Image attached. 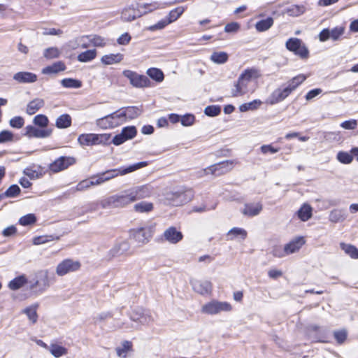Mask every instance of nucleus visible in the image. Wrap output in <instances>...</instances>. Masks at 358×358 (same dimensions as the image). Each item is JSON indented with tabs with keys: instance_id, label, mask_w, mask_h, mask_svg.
I'll return each instance as SVG.
<instances>
[{
	"instance_id": "19",
	"label": "nucleus",
	"mask_w": 358,
	"mask_h": 358,
	"mask_svg": "<svg viewBox=\"0 0 358 358\" xmlns=\"http://www.w3.org/2000/svg\"><path fill=\"white\" fill-rule=\"evenodd\" d=\"M171 199H178L183 201H190L194 199V192L192 188L178 187L173 192Z\"/></svg>"
},
{
	"instance_id": "41",
	"label": "nucleus",
	"mask_w": 358,
	"mask_h": 358,
	"mask_svg": "<svg viewBox=\"0 0 358 358\" xmlns=\"http://www.w3.org/2000/svg\"><path fill=\"white\" fill-rule=\"evenodd\" d=\"M96 56V50H89L78 55V60L80 62H88L93 60Z\"/></svg>"
},
{
	"instance_id": "40",
	"label": "nucleus",
	"mask_w": 358,
	"mask_h": 358,
	"mask_svg": "<svg viewBox=\"0 0 358 358\" xmlns=\"http://www.w3.org/2000/svg\"><path fill=\"white\" fill-rule=\"evenodd\" d=\"M27 283V278L24 275L18 276L8 283V287L12 290H17Z\"/></svg>"
},
{
	"instance_id": "5",
	"label": "nucleus",
	"mask_w": 358,
	"mask_h": 358,
	"mask_svg": "<svg viewBox=\"0 0 358 358\" xmlns=\"http://www.w3.org/2000/svg\"><path fill=\"white\" fill-rule=\"evenodd\" d=\"M148 165L147 162H141L136 164H134L133 165H130L127 168L124 169H113L110 171H108L101 175L97 176V180L99 181V184H101L111 178H113L114 177L120 175H125L129 173H131L136 170H138L141 168L145 167Z\"/></svg>"
},
{
	"instance_id": "6",
	"label": "nucleus",
	"mask_w": 358,
	"mask_h": 358,
	"mask_svg": "<svg viewBox=\"0 0 358 358\" xmlns=\"http://www.w3.org/2000/svg\"><path fill=\"white\" fill-rule=\"evenodd\" d=\"M110 140V134H83L78 138V141L82 146L106 144Z\"/></svg>"
},
{
	"instance_id": "34",
	"label": "nucleus",
	"mask_w": 358,
	"mask_h": 358,
	"mask_svg": "<svg viewBox=\"0 0 358 358\" xmlns=\"http://www.w3.org/2000/svg\"><path fill=\"white\" fill-rule=\"evenodd\" d=\"M71 125V117L68 114L59 115L55 122V126L59 129H66Z\"/></svg>"
},
{
	"instance_id": "49",
	"label": "nucleus",
	"mask_w": 358,
	"mask_h": 358,
	"mask_svg": "<svg viewBox=\"0 0 358 358\" xmlns=\"http://www.w3.org/2000/svg\"><path fill=\"white\" fill-rule=\"evenodd\" d=\"M50 351L55 357H60L67 353V350L59 345H52Z\"/></svg>"
},
{
	"instance_id": "31",
	"label": "nucleus",
	"mask_w": 358,
	"mask_h": 358,
	"mask_svg": "<svg viewBox=\"0 0 358 358\" xmlns=\"http://www.w3.org/2000/svg\"><path fill=\"white\" fill-rule=\"evenodd\" d=\"M45 104V101L42 99H35L31 101L27 106L26 112L29 115H34Z\"/></svg>"
},
{
	"instance_id": "28",
	"label": "nucleus",
	"mask_w": 358,
	"mask_h": 358,
	"mask_svg": "<svg viewBox=\"0 0 358 358\" xmlns=\"http://www.w3.org/2000/svg\"><path fill=\"white\" fill-rule=\"evenodd\" d=\"M140 16V12L134 7H127L122 10L121 13V18L124 22L133 21Z\"/></svg>"
},
{
	"instance_id": "53",
	"label": "nucleus",
	"mask_w": 358,
	"mask_h": 358,
	"mask_svg": "<svg viewBox=\"0 0 358 358\" xmlns=\"http://www.w3.org/2000/svg\"><path fill=\"white\" fill-rule=\"evenodd\" d=\"M337 159L342 164H350L352 161V155L350 152L341 151L337 154Z\"/></svg>"
},
{
	"instance_id": "38",
	"label": "nucleus",
	"mask_w": 358,
	"mask_h": 358,
	"mask_svg": "<svg viewBox=\"0 0 358 358\" xmlns=\"http://www.w3.org/2000/svg\"><path fill=\"white\" fill-rule=\"evenodd\" d=\"M273 24V19L271 17L257 22L255 28L258 31L262 32L269 29Z\"/></svg>"
},
{
	"instance_id": "16",
	"label": "nucleus",
	"mask_w": 358,
	"mask_h": 358,
	"mask_svg": "<svg viewBox=\"0 0 358 358\" xmlns=\"http://www.w3.org/2000/svg\"><path fill=\"white\" fill-rule=\"evenodd\" d=\"M53 129L52 128H38L33 125H27L24 127V135L29 138H45L50 137L52 134Z\"/></svg>"
},
{
	"instance_id": "1",
	"label": "nucleus",
	"mask_w": 358,
	"mask_h": 358,
	"mask_svg": "<svg viewBox=\"0 0 358 358\" xmlns=\"http://www.w3.org/2000/svg\"><path fill=\"white\" fill-rule=\"evenodd\" d=\"M260 71L255 68L244 70L239 76L231 90L233 97L242 96L247 93H253L258 87Z\"/></svg>"
},
{
	"instance_id": "62",
	"label": "nucleus",
	"mask_w": 358,
	"mask_h": 358,
	"mask_svg": "<svg viewBox=\"0 0 358 358\" xmlns=\"http://www.w3.org/2000/svg\"><path fill=\"white\" fill-rule=\"evenodd\" d=\"M260 150L264 155H266L268 153L275 154L280 150V148H275L272 145H263L260 147Z\"/></svg>"
},
{
	"instance_id": "21",
	"label": "nucleus",
	"mask_w": 358,
	"mask_h": 358,
	"mask_svg": "<svg viewBox=\"0 0 358 358\" xmlns=\"http://www.w3.org/2000/svg\"><path fill=\"white\" fill-rule=\"evenodd\" d=\"M164 238L169 243L176 244L182 239L183 235L176 227H170L164 231Z\"/></svg>"
},
{
	"instance_id": "2",
	"label": "nucleus",
	"mask_w": 358,
	"mask_h": 358,
	"mask_svg": "<svg viewBox=\"0 0 358 358\" xmlns=\"http://www.w3.org/2000/svg\"><path fill=\"white\" fill-rule=\"evenodd\" d=\"M306 76L300 74L287 83L285 85L275 89L266 99V103L269 105H274L285 99L298 86L306 79Z\"/></svg>"
},
{
	"instance_id": "4",
	"label": "nucleus",
	"mask_w": 358,
	"mask_h": 358,
	"mask_svg": "<svg viewBox=\"0 0 358 358\" xmlns=\"http://www.w3.org/2000/svg\"><path fill=\"white\" fill-rule=\"evenodd\" d=\"M153 188L150 185H143L129 189L119 196L117 199H127L131 201L150 197L154 193Z\"/></svg>"
},
{
	"instance_id": "59",
	"label": "nucleus",
	"mask_w": 358,
	"mask_h": 358,
	"mask_svg": "<svg viewBox=\"0 0 358 358\" xmlns=\"http://www.w3.org/2000/svg\"><path fill=\"white\" fill-rule=\"evenodd\" d=\"M42 284L44 287V289H46L50 286L49 282H48V271H43L40 273V279L38 280L36 282V285H40Z\"/></svg>"
},
{
	"instance_id": "24",
	"label": "nucleus",
	"mask_w": 358,
	"mask_h": 358,
	"mask_svg": "<svg viewBox=\"0 0 358 358\" xmlns=\"http://www.w3.org/2000/svg\"><path fill=\"white\" fill-rule=\"evenodd\" d=\"M37 79L36 74L28 71H20L13 75V80L18 83H33Z\"/></svg>"
},
{
	"instance_id": "61",
	"label": "nucleus",
	"mask_w": 358,
	"mask_h": 358,
	"mask_svg": "<svg viewBox=\"0 0 358 358\" xmlns=\"http://www.w3.org/2000/svg\"><path fill=\"white\" fill-rule=\"evenodd\" d=\"M215 206L212 205L210 206H207L203 203H199V205H196L192 207V211L195 213H203L209 210L215 209Z\"/></svg>"
},
{
	"instance_id": "9",
	"label": "nucleus",
	"mask_w": 358,
	"mask_h": 358,
	"mask_svg": "<svg viewBox=\"0 0 358 358\" xmlns=\"http://www.w3.org/2000/svg\"><path fill=\"white\" fill-rule=\"evenodd\" d=\"M122 74L129 80L130 84L134 87H148L151 85V82L148 77L138 74L135 71L124 70L123 71Z\"/></svg>"
},
{
	"instance_id": "11",
	"label": "nucleus",
	"mask_w": 358,
	"mask_h": 358,
	"mask_svg": "<svg viewBox=\"0 0 358 358\" xmlns=\"http://www.w3.org/2000/svg\"><path fill=\"white\" fill-rule=\"evenodd\" d=\"M345 28L343 26H337L333 29L326 28L320 32L318 38L321 42H325L328 40L338 41L341 39L342 36L345 33Z\"/></svg>"
},
{
	"instance_id": "56",
	"label": "nucleus",
	"mask_w": 358,
	"mask_h": 358,
	"mask_svg": "<svg viewBox=\"0 0 358 358\" xmlns=\"http://www.w3.org/2000/svg\"><path fill=\"white\" fill-rule=\"evenodd\" d=\"M36 222V217L34 214H28L22 217L19 222L21 225L27 226L31 224Z\"/></svg>"
},
{
	"instance_id": "36",
	"label": "nucleus",
	"mask_w": 358,
	"mask_h": 358,
	"mask_svg": "<svg viewBox=\"0 0 358 358\" xmlns=\"http://www.w3.org/2000/svg\"><path fill=\"white\" fill-rule=\"evenodd\" d=\"M147 75L157 83H161L164 79L162 71L157 68H150L146 71Z\"/></svg>"
},
{
	"instance_id": "43",
	"label": "nucleus",
	"mask_w": 358,
	"mask_h": 358,
	"mask_svg": "<svg viewBox=\"0 0 358 358\" xmlns=\"http://www.w3.org/2000/svg\"><path fill=\"white\" fill-rule=\"evenodd\" d=\"M20 187L17 185H13L10 186L3 194H0V199H3L6 197H15L20 194Z\"/></svg>"
},
{
	"instance_id": "20",
	"label": "nucleus",
	"mask_w": 358,
	"mask_h": 358,
	"mask_svg": "<svg viewBox=\"0 0 358 358\" xmlns=\"http://www.w3.org/2000/svg\"><path fill=\"white\" fill-rule=\"evenodd\" d=\"M305 243L306 240L303 236L295 237L285 245V251H287L288 255L296 253L300 250Z\"/></svg>"
},
{
	"instance_id": "8",
	"label": "nucleus",
	"mask_w": 358,
	"mask_h": 358,
	"mask_svg": "<svg viewBox=\"0 0 358 358\" xmlns=\"http://www.w3.org/2000/svg\"><path fill=\"white\" fill-rule=\"evenodd\" d=\"M119 111L117 110L110 115L99 118L96 120V125L102 129H113L123 124Z\"/></svg>"
},
{
	"instance_id": "60",
	"label": "nucleus",
	"mask_w": 358,
	"mask_h": 358,
	"mask_svg": "<svg viewBox=\"0 0 358 358\" xmlns=\"http://www.w3.org/2000/svg\"><path fill=\"white\" fill-rule=\"evenodd\" d=\"M344 220L343 215L340 210H332L329 215V220L336 223Z\"/></svg>"
},
{
	"instance_id": "33",
	"label": "nucleus",
	"mask_w": 358,
	"mask_h": 358,
	"mask_svg": "<svg viewBox=\"0 0 358 358\" xmlns=\"http://www.w3.org/2000/svg\"><path fill=\"white\" fill-rule=\"evenodd\" d=\"M123 59V55L120 53L103 55L101 62L105 65H110L120 62Z\"/></svg>"
},
{
	"instance_id": "57",
	"label": "nucleus",
	"mask_w": 358,
	"mask_h": 358,
	"mask_svg": "<svg viewBox=\"0 0 358 358\" xmlns=\"http://www.w3.org/2000/svg\"><path fill=\"white\" fill-rule=\"evenodd\" d=\"M272 254L274 257L282 258L287 256V252L285 251V247L284 246H275L273 248Z\"/></svg>"
},
{
	"instance_id": "12",
	"label": "nucleus",
	"mask_w": 358,
	"mask_h": 358,
	"mask_svg": "<svg viewBox=\"0 0 358 358\" xmlns=\"http://www.w3.org/2000/svg\"><path fill=\"white\" fill-rule=\"evenodd\" d=\"M80 266L81 264L79 261L66 259L57 266L55 271L59 276H64L69 273L78 271Z\"/></svg>"
},
{
	"instance_id": "47",
	"label": "nucleus",
	"mask_w": 358,
	"mask_h": 358,
	"mask_svg": "<svg viewBox=\"0 0 358 358\" xmlns=\"http://www.w3.org/2000/svg\"><path fill=\"white\" fill-rule=\"evenodd\" d=\"M61 84L64 87L74 89L79 88L82 85L80 80L73 78H64L61 80Z\"/></svg>"
},
{
	"instance_id": "37",
	"label": "nucleus",
	"mask_w": 358,
	"mask_h": 358,
	"mask_svg": "<svg viewBox=\"0 0 358 358\" xmlns=\"http://www.w3.org/2000/svg\"><path fill=\"white\" fill-rule=\"evenodd\" d=\"M186 7L179 6L171 10L166 17L169 21L168 22L171 24L176 21L182 15Z\"/></svg>"
},
{
	"instance_id": "45",
	"label": "nucleus",
	"mask_w": 358,
	"mask_h": 358,
	"mask_svg": "<svg viewBox=\"0 0 358 358\" xmlns=\"http://www.w3.org/2000/svg\"><path fill=\"white\" fill-rule=\"evenodd\" d=\"M33 123L42 129L48 128L49 120L45 115H37L34 117Z\"/></svg>"
},
{
	"instance_id": "15",
	"label": "nucleus",
	"mask_w": 358,
	"mask_h": 358,
	"mask_svg": "<svg viewBox=\"0 0 358 358\" xmlns=\"http://www.w3.org/2000/svg\"><path fill=\"white\" fill-rule=\"evenodd\" d=\"M133 322L142 325H149L154 322V317L149 310L137 308L134 310L130 317Z\"/></svg>"
},
{
	"instance_id": "23",
	"label": "nucleus",
	"mask_w": 358,
	"mask_h": 358,
	"mask_svg": "<svg viewBox=\"0 0 358 358\" xmlns=\"http://www.w3.org/2000/svg\"><path fill=\"white\" fill-rule=\"evenodd\" d=\"M310 337L314 341L327 343L328 341L329 330L324 327H312L310 329Z\"/></svg>"
},
{
	"instance_id": "35",
	"label": "nucleus",
	"mask_w": 358,
	"mask_h": 358,
	"mask_svg": "<svg viewBox=\"0 0 358 358\" xmlns=\"http://www.w3.org/2000/svg\"><path fill=\"white\" fill-rule=\"evenodd\" d=\"M262 104V101L259 99H255L252 101L245 103L239 106V110L242 113L248 110H255L258 109Z\"/></svg>"
},
{
	"instance_id": "52",
	"label": "nucleus",
	"mask_w": 358,
	"mask_h": 358,
	"mask_svg": "<svg viewBox=\"0 0 358 358\" xmlns=\"http://www.w3.org/2000/svg\"><path fill=\"white\" fill-rule=\"evenodd\" d=\"M347 336L348 332L345 329L334 331V337L339 345L343 344L345 341Z\"/></svg>"
},
{
	"instance_id": "3",
	"label": "nucleus",
	"mask_w": 358,
	"mask_h": 358,
	"mask_svg": "<svg viewBox=\"0 0 358 358\" xmlns=\"http://www.w3.org/2000/svg\"><path fill=\"white\" fill-rule=\"evenodd\" d=\"M155 223L147 222L142 226L130 231L131 236L139 244H147L154 235Z\"/></svg>"
},
{
	"instance_id": "29",
	"label": "nucleus",
	"mask_w": 358,
	"mask_h": 358,
	"mask_svg": "<svg viewBox=\"0 0 358 358\" xmlns=\"http://www.w3.org/2000/svg\"><path fill=\"white\" fill-rule=\"evenodd\" d=\"M65 69L64 63L59 61L43 68L41 72L45 75L56 74L60 71H64Z\"/></svg>"
},
{
	"instance_id": "44",
	"label": "nucleus",
	"mask_w": 358,
	"mask_h": 358,
	"mask_svg": "<svg viewBox=\"0 0 358 358\" xmlns=\"http://www.w3.org/2000/svg\"><path fill=\"white\" fill-rule=\"evenodd\" d=\"M99 181L97 180V177H92L88 180H84L79 182L77 185L78 190H83L85 189L89 188L91 186L98 185Z\"/></svg>"
},
{
	"instance_id": "13",
	"label": "nucleus",
	"mask_w": 358,
	"mask_h": 358,
	"mask_svg": "<svg viewBox=\"0 0 358 358\" xmlns=\"http://www.w3.org/2000/svg\"><path fill=\"white\" fill-rule=\"evenodd\" d=\"M76 162V160L73 157L62 156L50 164L48 168L52 173H57L67 169L69 166L73 165Z\"/></svg>"
},
{
	"instance_id": "26",
	"label": "nucleus",
	"mask_w": 358,
	"mask_h": 358,
	"mask_svg": "<svg viewBox=\"0 0 358 358\" xmlns=\"http://www.w3.org/2000/svg\"><path fill=\"white\" fill-rule=\"evenodd\" d=\"M118 111L123 123H124L127 119L131 120L137 117L140 114L139 109L136 107L123 108L118 110Z\"/></svg>"
},
{
	"instance_id": "7",
	"label": "nucleus",
	"mask_w": 358,
	"mask_h": 358,
	"mask_svg": "<svg viewBox=\"0 0 358 358\" xmlns=\"http://www.w3.org/2000/svg\"><path fill=\"white\" fill-rule=\"evenodd\" d=\"M232 310L231 305L227 301L212 300L201 307V313L207 315H217L222 312H229Z\"/></svg>"
},
{
	"instance_id": "32",
	"label": "nucleus",
	"mask_w": 358,
	"mask_h": 358,
	"mask_svg": "<svg viewBox=\"0 0 358 358\" xmlns=\"http://www.w3.org/2000/svg\"><path fill=\"white\" fill-rule=\"evenodd\" d=\"M85 38H87L91 44L95 47L102 48L106 44V40L103 37L98 35L82 36L78 40L83 41Z\"/></svg>"
},
{
	"instance_id": "58",
	"label": "nucleus",
	"mask_w": 358,
	"mask_h": 358,
	"mask_svg": "<svg viewBox=\"0 0 358 358\" xmlns=\"http://www.w3.org/2000/svg\"><path fill=\"white\" fill-rule=\"evenodd\" d=\"M10 125L13 128L20 129L24 124V120L20 116H16L10 120Z\"/></svg>"
},
{
	"instance_id": "18",
	"label": "nucleus",
	"mask_w": 358,
	"mask_h": 358,
	"mask_svg": "<svg viewBox=\"0 0 358 358\" xmlns=\"http://www.w3.org/2000/svg\"><path fill=\"white\" fill-rule=\"evenodd\" d=\"M190 284L193 290L199 294L205 295L211 292L212 285L208 280L192 279Z\"/></svg>"
},
{
	"instance_id": "22",
	"label": "nucleus",
	"mask_w": 358,
	"mask_h": 358,
	"mask_svg": "<svg viewBox=\"0 0 358 358\" xmlns=\"http://www.w3.org/2000/svg\"><path fill=\"white\" fill-rule=\"evenodd\" d=\"M262 208L261 203H244V206L241 210L245 216L253 217L259 215Z\"/></svg>"
},
{
	"instance_id": "25",
	"label": "nucleus",
	"mask_w": 358,
	"mask_h": 358,
	"mask_svg": "<svg viewBox=\"0 0 358 358\" xmlns=\"http://www.w3.org/2000/svg\"><path fill=\"white\" fill-rule=\"evenodd\" d=\"M115 351L120 358H127L133 352V344L131 341H124L115 348Z\"/></svg>"
},
{
	"instance_id": "54",
	"label": "nucleus",
	"mask_w": 358,
	"mask_h": 358,
	"mask_svg": "<svg viewBox=\"0 0 358 358\" xmlns=\"http://www.w3.org/2000/svg\"><path fill=\"white\" fill-rule=\"evenodd\" d=\"M136 129L134 126L126 127L122 129L121 133L123 134L124 138L127 140L131 139L136 135Z\"/></svg>"
},
{
	"instance_id": "14",
	"label": "nucleus",
	"mask_w": 358,
	"mask_h": 358,
	"mask_svg": "<svg viewBox=\"0 0 358 358\" xmlns=\"http://www.w3.org/2000/svg\"><path fill=\"white\" fill-rule=\"evenodd\" d=\"M286 48L302 59L308 57L309 51L302 41L297 38H291L286 42Z\"/></svg>"
},
{
	"instance_id": "30",
	"label": "nucleus",
	"mask_w": 358,
	"mask_h": 358,
	"mask_svg": "<svg viewBox=\"0 0 358 358\" xmlns=\"http://www.w3.org/2000/svg\"><path fill=\"white\" fill-rule=\"evenodd\" d=\"M298 217L303 222L308 220L313 215L312 207L306 203H304L296 212Z\"/></svg>"
},
{
	"instance_id": "17",
	"label": "nucleus",
	"mask_w": 358,
	"mask_h": 358,
	"mask_svg": "<svg viewBox=\"0 0 358 358\" xmlns=\"http://www.w3.org/2000/svg\"><path fill=\"white\" fill-rule=\"evenodd\" d=\"M234 168V162L227 160L220 163L212 165L203 170L206 175L211 173L215 176H220L226 173Z\"/></svg>"
},
{
	"instance_id": "55",
	"label": "nucleus",
	"mask_w": 358,
	"mask_h": 358,
	"mask_svg": "<svg viewBox=\"0 0 358 358\" xmlns=\"http://www.w3.org/2000/svg\"><path fill=\"white\" fill-rule=\"evenodd\" d=\"M221 112V108L218 106H209L204 110V113L210 117H214L219 115Z\"/></svg>"
},
{
	"instance_id": "42",
	"label": "nucleus",
	"mask_w": 358,
	"mask_h": 358,
	"mask_svg": "<svg viewBox=\"0 0 358 358\" xmlns=\"http://www.w3.org/2000/svg\"><path fill=\"white\" fill-rule=\"evenodd\" d=\"M38 304L31 305L29 307L26 308L23 310V313L27 315L29 320L32 322L35 323L37 321L38 315L36 310L38 308Z\"/></svg>"
},
{
	"instance_id": "50",
	"label": "nucleus",
	"mask_w": 358,
	"mask_h": 358,
	"mask_svg": "<svg viewBox=\"0 0 358 358\" xmlns=\"http://www.w3.org/2000/svg\"><path fill=\"white\" fill-rule=\"evenodd\" d=\"M60 55V51L57 48L51 47L46 48L43 52V56L48 59H52L59 57Z\"/></svg>"
},
{
	"instance_id": "63",
	"label": "nucleus",
	"mask_w": 358,
	"mask_h": 358,
	"mask_svg": "<svg viewBox=\"0 0 358 358\" xmlns=\"http://www.w3.org/2000/svg\"><path fill=\"white\" fill-rule=\"evenodd\" d=\"M168 20L166 18L162 19L160 21H159L155 24H153L148 27V30L150 31H155L158 29H164L166 25L169 24L170 23L168 22Z\"/></svg>"
},
{
	"instance_id": "39",
	"label": "nucleus",
	"mask_w": 358,
	"mask_h": 358,
	"mask_svg": "<svg viewBox=\"0 0 358 358\" xmlns=\"http://www.w3.org/2000/svg\"><path fill=\"white\" fill-rule=\"evenodd\" d=\"M228 54L225 52H214L210 55V60L215 64H222L228 60Z\"/></svg>"
},
{
	"instance_id": "27",
	"label": "nucleus",
	"mask_w": 358,
	"mask_h": 358,
	"mask_svg": "<svg viewBox=\"0 0 358 358\" xmlns=\"http://www.w3.org/2000/svg\"><path fill=\"white\" fill-rule=\"evenodd\" d=\"M248 236V232L245 229L240 227H234L227 234L228 241L241 240L244 241Z\"/></svg>"
},
{
	"instance_id": "51",
	"label": "nucleus",
	"mask_w": 358,
	"mask_h": 358,
	"mask_svg": "<svg viewBox=\"0 0 358 358\" xmlns=\"http://www.w3.org/2000/svg\"><path fill=\"white\" fill-rule=\"evenodd\" d=\"M134 208L138 213H148L153 209V206L152 203H136Z\"/></svg>"
},
{
	"instance_id": "46",
	"label": "nucleus",
	"mask_w": 358,
	"mask_h": 358,
	"mask_svg": "<svg viewBox=\"0 0 358 358\" xmlns=\"http://www.w3.org/2000/svg\"><path fill=\"white\" fill-rule=\"evenodd\" d=\"M341 248L344 252L353 259H358V249L350 244L341 243Z\"/></svg>"
},
{
	"instance_id": "10",
	"label": "nucleus",
	"mask_w": 358,
	"mask_h": 358,
	"mask_svg": "<svg viewBox=\"0 0 358 358\" xmlns=\"http://www.w3.org/2000/svg\"><path fill=\"white\" fill-rule=\"evenodd\" d=\"M129 242L123 241L117 243L108 252L106 258L108 261L114 258L131 255Z\"/></svg>"
},
{
	"instance_id": "48",
	"label": "nucleus",
	"mask_w": 358,
	"mask_h": 358,
	"mask_svg": "<svg viewBox=\"0 0 358 358\" xmlns=\"http://www.w3.org/2000/svg\"><path fill=\"white\" fill-rule=\"evenodd\" d=\"M59 236H55L53 235L49 236H40L33 238V243L34 245H41L50 242L53 240H59Z\"/></svg>"
},
{
	"instance_id": "64",
	"label": "nucleus",
	"mask_w": 358,
	"mask_h": 358,
	"mask_svg": "<svg viewBox=\"0 0 358 358\" xmlns=\"http://www.w3.org/2000/svg\"><path fill=\"white\" fill-rule=\"evenodd\" d=\"M180 122L183 126L188 127L193 124L194 122V116L191 114H187L180 117Z\"/></svg>"
}]
</instances>
